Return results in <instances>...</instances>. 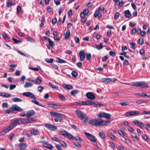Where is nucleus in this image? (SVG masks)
I'll return each instance as SVG.
<instances>
[{
	"label": "nucleus",
	"mask_w": 150,
	"mask_h": 150,
	"mask_svg": "<svg viewBox=\"0 0 150 150\" xmlns=\"http://www.w3.org/2000/svg\"><path fill=\"white\" fill-rule=\"evenodd\" d=\"M13 5V4L11 1L8 0L6 2V6L7 7H11Z\"/></svg>",
	"instance_id": "4c0bfd02"
},
{
	"label": "nucleus",
	"mask_w": 150,
	"mask_h": 150,
	"mask_svg": "<svg viewBox=\"0 0 150 150\" xmlns=\"http://www.w3.org/2000/svg\"><path fill=\"white\" fill-rule=\"evenodd\" d=\"M11 128L9 126L7 127L4 129L1 132L0 135L4 136L5 135L6 133L8 132L9 131L11 130Z\"/></svg>",
	"instance_id": "1a4fd4ad"
},
{
	"label": "nucleus",
	"mask_w": 150,
	"mask_h": 150,
	"mask_svg": "<svg viewBox=\"0 0 150 150\" xmlns=\"http://www.w3.org/2000/svg\"><path fill=\"white\" fill-rule=\"evenodd\" d=\"M70 35V30L68 29L66 32V34L65 36V39L67 40L69 38Z\"/></svg>",
	"instance_id": "2f4dec72"
},
{
	"label": "nucleus",
	"mask_w": 150,
	"mask_h": 150,
	"mask_svg": "<svg viewBox=\"0 0 150 150\" xmlns=\"http://www.w3.org/2000/svg\"><path fill=\"white\" fill-rule=\"evenodd\" d=\"M131 112V116L137 115L140 113V112L138 111H133Z\"/></svg>",
	"instance_id": "393cba45"
},
{
	"label": "nucleus",
	"mask_w": 150,
	"mask_h": 150,
	"mask_svg": "<svg viewBox=\"0 0 150 150\" xmlns=\"http://www.w3.org/2000/svg\"><path fill=\"white\" fill-rule=\"evenodd\" d=\"M64 89L67 88L69 90H71L73 88V87L69 84H65L64 86Z\"/></svg>",
	"instance_id": "c85d7f7f"
},
{
	"label": "nucleus",
	"mask_w": 150,
	"mask_h": 150,
	"mask_svg": "<svg viewBox=\"0 0 150 150\" xmlns=\"http://www.w3.org/2000/svg\"><path fill=\"white\" fill-rule=\"evenodd\" d=\"M79 92V91L78 90H73L71 91V93L73 96H74L76 94Z\"/></svg>",
	"instance_id": "58836bf2"
},
{
	"label": "nucleus",
	"mask_w": 150,
	"mask_h": 150,
	"mask_svg": "<svg viewBox=\"0 0 150 150\" xmlns=\"http://www.w3.org/2000/svg\"><path fill=\"white\" fill-rule=\"evenodd\" d=\"M14 134L13 132H11L9 135V138L10 140H11L12 139L14 135Z\"/></svg>",
	"instance_id": "680f3d73"
},
{
	"label": "nucleus",
	"mask_w": 150,
	"mask_h": 150,
	"mask_svg": "<svg viewBox=\"0 0 150 150\" xmlns=\"http://www.w3.org/2000/svg\"><path fill=\"white\" fill-rule=\"evenodd\" d=\"M20 120H21V123L22 124H25L26 123H29L28 122V119H21Z\"/></svg>",
	"instance_id": "f704fd0d"
},
{
	"label": "nucleus",
	"mask_w": 150,
	"mask_h": 150,
	"mask_svg": "<svg viewBox=\"0 0 150 150\" xmlns=\"http://www.w3.org/2000/svg\"><path fill=\"white\" fill-rule=\"evenodd\" d=\"M48 42L49 44L51 47H53L54 46V43L51 40L50 38L48 39Z\"/></svg>",
	"instance_id": "09e8293b"
},
{
	"label": "nucleus",
	"mask_w": 150,
	"mask_h": 150,
	"mask_svg": "<svg viewBox=\"0 0 150 150\" xmlns=\"http://www.w3.org/2000/svg\"><path fill=\"white\" fill-rule=\"evenodd\" d=\"M109 54L110 56H112L114 57L116 55V54L114 52L110 51L109 52Z\"/></svg>",
	"instance_id": "5fc2aeb1"
},
{
	"label": "nucleus",
	"mask_w": 150,
	"mask_h": 150,
	"mask_svg": "<svg viewBox=\"0 0 150 150\" xmlns=\"http://www.w3.org/2000/svg\"><path fill=\"white\" fill-rule=\"evenodd\" d=\"M31 132L32 135H36L38 134L39 132L38 129H33L31 130Z\"/></svg>",
	"instance_id": "aec40b11"
},
{
	"label": "nucleus",
	"mask_w": 150,
	"mask_h": 150,
	"mask_svg": "<svg viewBox=\"0 0 150 150\" xmlns=\"http://www.w3.org/2000/svg\"><path fill=\"white\" fill-rule=\"evenodd\" d=\"M55 147L58 150H62L61 146L57 144L55 145Z\"/></svg>",
	"instance_id": "338daca9"
},
{
	"label": "nucleus",
	"mask_w": 150,
	"mask_h": 150,
	"mask_svg": "<svg viewBox=\"0 0 150 150\" xmlns=\"http://www.w3.org/2000/svg\"><path fill=\"white\" fill-rule=\"evenodd\" d=\"M108 59V56L106 55L102 58V61L103 62L105 61Z\"/></svg>",
	"instance_id": "bf43d9fd"
},
{
	"label": "nucleus",
	"mask_w": 150,
	"mask_h": 150,
	"mask_svg": "<svg viewBox=\"0 0 150 150\" xmlns=\"http://www.w3.org/2000/svg\"><path fill=\"white\" fill-rule=\"evenodd\" d=\"M41 82V79L39 77H38L35 80V83L37 84H40Z\"/></svg>",
	"instance_id": "c756f323"
},
{
	"label": "nucleus",
	"mask_w": 150,
	"mask_h": 150,
	"mask_svg": "<svg viewBox=\"0 0 150 150\" xmlns=\"http://www.w3.org/2000/svg\"><path fill=\"white\" fill-rule=\"evenodd\" d=\"M44 89V88L42 86H39L38 87V91L40 92H41Z\"/></svg>",
	"instance_id": "e2e57ef3"
},
{
	"label": "nucleus",
	"mask_w": 150,
	"mask_h": 150,
	"mask_svg": "<svg viewBox=\"0 0 150 150\" xmlns=\"http://www.w3.org/2000/svg\"><path fill=\"white\" fill-rule=\"evenodd\" d=\"M116 80L115 79H113L110 78H107L106 82L114 83Z\"/></svg>",
	"instance_id": "473e14b6"
},
{
	"label": "nucleus",
	"mask_w": 150,
	"mask_h": 150,
	"mask_svg": "<svg viewBox=\"0 0 150 150\" xmlns=\"http://www.w3.org/2000/svg\"><path fill=\"white\" fill-rule=\"evenodd\" d=\"M80 17L81 18V22L84 23L87 20V18L85 17V16L83 15L82 14H80Z\"/></svg>",
	"instance_id": "5701e85b"
},
{
	"label": "nucleus",
	"mask_w": 150,
	"mask_h": 150,
	"mask_svg": "<svg viewBox=\"0 0 150 150\" xmlns=\"http://www.w3.org/2000/svg\"><path fill=\"white\" fill-rule=\"evenodd\" d=\"M2 35L4 38L7 41H8L9 40V38L7 36L6 34L4 32L2 34Z\"/></svg>",
	"instance_id": "cd10ccee"
},
{
	"label": "nucleus",
	"mask_w": 150,
	"mask_h": 150,
	"mask_svg": "<svg viewBox=\"0 0 150 150\" xmlns=\"http://www.w3.org/2000/svg\"><path fill=\"white\" fill-rule=\"evenodd\" d=\"M19 148L20 150H24L26 147V145L23 143H21L19 145Z\"/></svg>",
	"instance_id": "412c9836"
},
{
	"label": "nucleus",
	"mask_w": 150,
	"mask_h": 150,
	"mask_svg": "<svg viewBox=\"0 0 150 150\" xmlns=\"http://www.w3.org/2000/svg\"><path fill=\"white\" fill-rule=\"evenodd\" d=\"M142 137L146 141L148 142L149 141V139L146 135L143 134L142 135Z\"/></svg>",
	"instance_id": "3c124183"
},
{
	"label": "nucleus",
	"mask_w": 150,
	"mask_h": 150,
	"mask_svg": "<svg viewBox=\"0 0 150 150\" xmlns=\"http://www.w3.org/2000/svg\"><path fill=\"white\" fill-rule=\"evenodd\" d=\"M33 84L30 83L26 82L25 84L24 85L25 88H27L31 87L33 86Z\"/></svg>",
	"instance_id": "c03bdc74"
},
{
	"label": "nucleus",
	"mask_w": 150,
	"mask_h": 150,
	"mask_svg": "<svg viewBox=\"0 0 150 150\" xmlns=\"http://www.w3.org/2000/svg\"><path fill=\"white\" fill-rule=\"evenodd\" d=\"M71 74L75 78L77 77L78 76V73L74 71L72 72Z\"/></svg>",
	"instance_id": "de8ad7c7"
},
{
	"label": "nucleus",
	"mask_w": 150,
	"mask_h": 150,
	"mask_svg": "<svg viewBox=\"0 0 150 150\" xmlns=\"http://www.w3.org/2000/svg\"><path fill=\"white\" fill-rule=\"evenodd\" d=\"M99 135L103 140L105 139V134L103 132H100L99 133Z\"/></svg>",
	"instance_id": "b1692460"
},
{
	"label": "nucleus",
	"mask_w": 150,
	"mask_h": 150,
	"mask_svg": "<svg viewBox=\"0 0 150 150\" xmlns=\"http://www.w3.org/2000/svg\"><path fill=\"white\" fill-rule=\"evenodd\" d=\"M40 142L43 143V145L45 147L47 148L48 149H52L53 146L51 144L48 143L46 142H44V141H40Z\"/></svg>",
	"instance_id": "ddd939ff"
},
{
	"label": "nucleus",
	"mask_w": 150,
	"mask_h": 150,
	"mask_svg": "<svg viewBox=\"0 0 150 150\" xmlns=\"http://www.w3.org/2000/svg\"><path fill=\"white\" fill-rule=\"evenodd\" d=\"M59 97L60 99L62 100H65V96L61 94L59 95Z\"/></svg>",
	"instance_id": "603ef678"
},
{
	"label": "nucleus",
	"mask_w": 150,
	"mask_h": 150,
	"mask_svg": "<svg viewBox=\"0 0 150 150\" xmlns=\"http://www.w3.org/2000/svg\"><path fill=\"white\" fill-rule=\"evenodd\" d=\"M49 85L52 88L57 89L58 87L56 85H54L52 83L50 82L49 83Z\"/></svg>",
	"instance_id": "79ce46f5"
},
{
	"label": "nucleus",
	"mask_w": 150,
	"mask_h": 150,
	"mask_svg": "<svg viewBox=\"0 0 150 150\" xmlns=\"http://www.w3.org/2000/svg\"><path fill=\"white\" fill-rule=\"evenodd\" d=\"M52 140L54 141H55L57 142H59V141L60 140L59 139L56 137H52Z\"/></svg>",
	"instance_id": "69168bd1"
},
{
	"label": "nucleus",
	"mask_w": 150,
	"mask_h": 150,
	"mask_svg": "<svg viewBox=\"0 0 150 150\" xmlns=\"http://www.w3.org/2000/svg\"><path fill=\"white\" fill-rule=\"evenodd\" d=\"M108 136L113 139H116V137L111 133H108Z\"/></svg>",
	"instance_id": "a19ab883"
},
{
	"label": "nucleus",
	"mask_w": 150,
	"mask_h": 150,
	"mask_svg": "<svg viewBox=\"0 0 150 150\" xmlns=\"http://www.w3.org/2000/svg\"><path fill=\"white\" fill-rule=\"evenodd\" d=\"M48 106L50 108H52L54 109H59L61 108V106L60 104H48Z\"/></svg>",
	"instance_id": "f8f14e48"
},
{
	"label": "nucleus",
	"mask_w": 150,
	"mask_h": 150,
	"mask_svg": "<svg viewBox=\"0 0 150 150\" xmlns=\"http://www.w3.org/2000/svg\"><path fill=\"white\" fill-rule=\"evenodd\" d=\"M97 116L99 118L104 117L107 119H110V115L109 114L105 112L100 113L97 115Z\"/></svg>",
	"instance_id": "423d86ee"
},
{
	"label": "nucleus",
	"mask_w": 150,
	"mask_h": 150,
	"mask_svg": "<svg viewBox=\"0 0 150 150\" xmlns=\"http://www.w3.org/2000/svg\"><path fill=\"white\" fill-rule=\"evenodd\" d=\"M50 113L51 116L55 117H60L63 115L62 114L53 111L51 112Z\"/></svg>",
	"instance_id": "2eb2a0df"
},
{
	"label": "nucleus",
	"mask_w": 150,
	"mask_h": 150,
	"mask_svg": "<svg viewBox=\"0 0 150 150\" xmlns=\"http://www.w3.org/2000/svg\"><path fill=\"white\" fill-rule=\"evenodd\" d=\"M146 129L147 131H150V125L149 124H146Z\"/></svg>",
	"instance_id": "774afa93"
},
{
	"label": "nucleus",
	"mask_w": 150,
	"mask_h": 150,
	"mask_svg": "<svg viewBox=\"0 0 150 150\" xmlns=\"http://www.w3.org/2000/svg\"><path fill=\"white\" fill-rule=\"evenodd\" d=\"M89 9L87 8L85 9L81 14H82L84 16H86L88 14L89 12Z\"/></svg>",
	"instance_id": "a878e982"
},
{
	"label": "nucleus",
	"mask_w": 150,
	"mask_h": 150,
	"mask_svg": "<svg viewBox=\"0 0 150 150\" xmlns=\"http://www.w3.org/2000/svg\"><path fill=\"white\" fill-rule=\"evenodd\" d=\"M12 100L15 102H20L22 101V100L18 98H12Z\"/></svg>",
	"instance_id": "7c9ffc66"
},
{
	"label": "nucleus",
	"mask_w": 150,
	"mask_h": 150,
	"mask_svg": "<svg viewBox=\"0 0 150 150\" xmlns=\"http://www.w3.org/2000/svg\"><path fill=\"white\" fill-rule=\"evenodd\" d=\"M147 101L145 100H140L136 102V103L140 104L142 103H145L147 102Z\"/></svg>",
	"instance_id": "37998d69"
},
{
	"label": "nucleus",
	"mask_w": 150,
	"mask_h": 150,
	"mask_svg": "<svg viewBox=\"0 0 150 150\" xmlns=\"http://www.w3.org/2000/svg\"><path fill=\"white\" fill-rule=\"evenodd\" d=\"M23 109L16 105H13L11 107L7 110L5 111L6 113L10 114L13 111L16 110L18 111L21 112L23 111Z\"/></svg>",
	"instance_id": "7ed1b4c3"
},
{
	"label": "nucleus",
	"mask_w": 150,
	"mask_h": 150,
	"mask_svg": "<svg viewBox=\"0 0 150 150\" xmlns=\"http://www.w3.org/2000/svg\"><path fill=\"white\" fill-rule=\"evenodd\" d=\"M86 59L88 61H90L91 58V55L90 53H87L86 54Z\"/></svg>",
	"instance_id": "e433bc0d"
},
{
	"label": "nucleus",
	"mask_w": 150,
	"mask_h": 150,
	"mask_svg": "<svg viewBox=\"0 0 150 150\" xmlns=\"http://www.w3.org/2000/svg\"><path fill=\"white\" fill-rule=\"evenodd\" d=\"M32 102L34 103H35V104L39 105L40 106H42V107H44V106L42 105L41 103H39V102H38L36 100H32Z\"/></svg>",
	"instance_id": "c9c22d12"
},
{
	"label": "nucleus",
	"mask_w": 150,
	"mask_h": 150,
	"mask_svg": "<svg viewBox=\"0 0 150 150\" xmlns=\"http://www.w3.org/2000/svg\"><path fill=\"white\" fill-rule=\"evenodd\" d=\"M84 134L86 135L87 138L91 141L93 142H96L97 139L94 136L92 135L91 134L86 132H84Z\"/></svg>",
	"instance_id": "0eeeda50"
},
{
	"label": "nucleus",
	"mask_w": 150,
	"mask_h": 150,
	"mask_svg": "<svg viewBox=\"0 0 150 150\" xmlns=\"http://www.w3.org/2000/svg\"><path fill=\"white\" fill-rule=\"evenodd\" d=\"M120 15V13L119 12L116 13H115L114 18L115 19H117L118 18Z\"/></svg>",
	"instance_id": "052dcab7"
},
{
	"label": "nucleus",
	"mask_w": 150,
	"mask_h": 150,
	"mask_svg": "<svg viewBox=\"0 0 150 150\" xmlns=\"http://www.w3.org/2000/svg\"><path fill=\"white\" fill-rule=\"evenodd\" d=\"M12 40L15 43L17 44H19L22 42L21 40H17L14 38H13L12 39Z\"/></svg>",
	"instance_id": "a18cd8bd"
},
{
	"label": "nucleus",
	"mask_w": 150,
	"mask_h": 150,
	"mask_svg": "<svg viewBox=\"0 0 150 150\" xmlns=\"http://www.w3.org/2000/svg\"><path fill=\"white\" fill-rule=\"evenodd\" d=\"M23 95L24 96L30 97L33 99H36V97L32 93L30 92H25L23 93Z\"/></svg>",
	"instance_id": "6e6552de"
},
{
	"label": "nucleus",
	"mask_w": 150,
	"mask_h": 150,
	"mask_svg": "<svg viewBox=\"0 0 150 150\" xmlns=\"http://www.w3.org/2000/svg\"><path fill=\"white\" fill-rule=\"evenodd\" d=\"M99 10H98V9H97L96 10L94 13V16L95 18H96L98 16V14H99Z\"/></svg>",
	"instance_id": "4d7b16f0"
},
{
	"label": "nucleus",
	"mask_w": 150,
	"mask_h": 150,
	"mask_svg": "<svg viewBox=\"0 0 150 150\" xmlns=\"http://www.w3.org/2000/svg\"><path fill=\"white\" fill-rule=\"evenodd\" d=\"M79 55L80 60L81 62L83 61L84 60L85 57V54L84 51L82 50L80 51L79 53Z\"/></svg>",
	"instance_id": "9b49d317"
},
{
	"label": "nucleus",
	"mask_w": 150,
	"mask_h": 150,
	"mask_svg": "<svg viewBox=\"0 0 150 150\" xmlns=\"http://www.w3.org/2000/svg\"><path fill=\"white\" fill-rule=\"evenodd\" d=\"M50 113L51 116L55 117H60L63 115L62 114L53 111L51 112Z\"/></svg>",
	"instance_id": "dca6fc26"
},
{
	"label": "nucleus",
	"mask_w": 150,
	"mask_h": 150,
	"mask_svg": "<svg viewBox=\"0 0 150 150\" xmlns=\"http://www.w3.org/2000/svg\"><path fill=\"white\" fill-rule=\"evenodd\" d=\"M19 121V120L16 119L13 122L11 123L9 126L11 128V129H12L16 125H17L18 123H19V124H20Z\"/></svg>",
	"instance_id": "f3484780"
},
{
	"label": "nucleus",
	"mask_w": 150,
	"mask_h": 150,
	"mask_svg": "<svg viewBox=\"0 0 150 150\" xmlns=\"http://www.w3.org/2000/svg\"><path fill=\"white\" fill-rule=\"evenodd\" d=\"M61 145L64 147H66L67 145L66 143L63 141L60 140L59 142Z\"/></svg>",
	"instance_id": "8fccbe9b"
},
{
	"label": "nucleus",
	"mask_w": 150,
	"mask_h": 150,
	"mask_svg": "<svg viewBox=\"0 0 150 150\" xmlns=\"http://www.w3.org/2000/svg\"><path fill=\"white\" fill-rule=\"evenodd\" d=\"M45 126L47 128L52 131H55L57 129L56 126H53L52 124H45Z\"/></svg>",
	"instance_id": "9d476101"
},
{
	"label": "nucleus",
	"mask_w": 150,
	"mask_h": 150,
	"mask_svg": "<svg viewBox=\"0 0 150 150\" xmlns=\"http://www.w3.org/2000/svg\"><path fill=\"white\" fill-rule=\"evenodd\" d=\"M56 62L59 63H65L66 62V61L64 59H62L59 57L56 58Z\"/></svg>",
	"instance_id": "4be33fe9"
},
{
	"label": "nucleus",
	"mask_w": 150,
	"mask_h": 150,
	"mask_svg": "<svg viewBox=\"0 0 150 150\" xmlns=\"http://www.w3.org/2000/svg\"><path fill=\"white\" fill-rule=\"evenodd\" d=\"M0 96L4 97H8L10 96L11 94L5 93H0Z\"/></svg>",
	"instance_id": "bb28decb"
},
{
	"label": "nucleus",
	"mask_w": 150,
	"mask_h": 150,
	"mask_svg": "<svg viewBox=\"0 0 150 150\" xmlns=\"http://www.w3.org/2000/svg\"><path fill=\"white\" fill-rule=\"evenodd\" d=\"M104 120L102 119L96 118L90 121L89 123L92 125L96 127L104 126Z\"/></svg>",
	"instance_id": "f257e3e1"
},
{
	"label": "nucleus",
	"mask_w": 150,
	"mask_h": 150,
	"mask_svg": "<svg viewBox=\"0 0 150 150\" xmlns=\"http://www.w3.org/2000/svg\"><path fill=\"white\" fill-rule=\"evenodd\" d=\"M76 113L78 118H80L81 120L86 122L88 121V118L87 115L81 110H76Z\"/></svg>",
	"instance_id": "f03ea898"
},
{
	"label": "nucleus",
	"mask_w": 150,
	"mask_h": 150,
	"mask_svg": "<svg viewBox=\"0 0 150 150\" xmlns=\"http://www.w3.org/2000/svg\"><path fill=\"white\" fill-rule=\"evenodd\" d=\"M131 112H127L125 113V116L126 117H129L131 116Z\"/></svg>",
	"instance_id": "0e129e2a"
},
{
	"label": "nucleus",
	"mask_w": 150,
	"mask_h": 150,
	"mask_svg": "<svg viewBox=\"0 0 150 150\" xmlns=\"http://www.w3.org/2000/svg\"><path fill=\"white\" fill-rule=\"evenodd\" d=\"M124 13L126 18H129L132 17V15L129 10L125 11L124 12Z\"/></svg>",
	"instance_id": "a211bd4d"
},
{
	"label": "nucleus",
	"mask_w": 150,
	"mask_h": 150,
	"mask_svg": "<svg viewBox=\"0 0 150 150\" xmlns=\"http://www.w3.org/2000/svg\"><path fill=\"white\" fill-rule=\"evenodd\" d=\"M118 133L119 135L122 137H123L125 135L124 133L121 130H118Z\"/></svg>",
	"instance_id": "13d9d810"
},
{
	"label": "nucleus",
	"mask_w": 150,
	"mask_h": 150,
	"mask_svg": "<svg viewBox=\"0 0 150 150\" xmlns=\"http://www.w3.org/2000/svg\"><path fill=\"white\" fill-rule=\"evenodd\" d=\"M144 40L143 38H140L138 40V43L139 44L142 45L143 44Z\"/></svg>",
	"instance_id": "864d4df0"
},
{
	"label": "nucleus",
	"mask_w": 150,
	"mask_h": 150,
	"mask_svg": "<svg viewBox=\"0 0 150 150\" xmlns=\"http://www.w3.org/2000/svg\"><path fill=\"white\" fill-rule=\"evenodd\" d=\"M21 7L20 6H18L17 8V13H20L21 11Z\"/></svg>",
	"instance_id": "6e6d98bb"
},
{
	"label": "nucleus",
	"mask_w": 150,
	"mask_h": 150,
	"mask_svg": "<svg viewBox=\"0 0 150 150\" xmlns=\"http://www.w3.org/2000/svg\"><path fill=\"white\" fill-rule=\"evenodd\" d=\"M90 104V102H87V101H83L79 103H76V105H90V104Z\"/></svg>",
	"instance_id": "72a5a7b5"
},
{
	"label": "nucleus",
	"mask_w": 150,
	"mask_h": 150,
	"mask_svg": "<svg viewBox=\"0 0 150 150\" xmlns=\"http://www.w3.org/2000/svg\"><path fill=\"white\" fill-rule=\"evenodd\" d=\"M35 114V112L33 110H29L26 115V116L27 117H30L34 115Z\"/></svg>",
	"instance_id": "6ab92c4d"
},
{
	"label": "nucleus",
	"mask_w": 150,
	"mask_h": 150,
	"mask_svg": "<svg viewBox=\"0 0 150 150\" xmlns=\"http://www.w3.org/2000/svg\"><path fill=\"white\" fill-rule=\"evenodd\" d=\"M60 133L64 137H67L69 139H73V136L71 134H69L66 130L62 129L59 130Z\"/></svg>",
	"instance_id": "39448f33"
},
{
	"label": "nucleus",
	"mask_w": 150,
	"mask_h": 150,
	"mask_svg": "<svg viewBox=\"0 0 150 150\" xmlns=\"http://www.w3.org/2000/svg\"><path fill=\"white\" fill-rule=\"evenodd\" d=\"M74 139L76 141H77L80 142H81V138L79 137H74L73 139Z\"/></svg>",
	"instance_id": "49530a36"
},
{
	"label": "nucleus",
	"mask_w": 150,
	"mask_h": 150,
	"mask_svg": "<svg viewBox=\"0 0 150 150\" xmlns=\"http://www.w3.org/2000/svg\"><path fill=\"white\" fill-rule=\"evenodd\" d=\"M86 96L87 98L91 100H93L95 99L94 95L91 92H88L86 93Z\"/></svg>",
	"instance_id": "4468645a"
},
{
	"label": "nucleus",
	"mask_w": 150,
	"mask_h": 150,
	"mask_svg": "<svg viewBox=\"0 0 150 150\" xmlns=\"http://www.w3.org/2000/svg\"><path fill=\"white\" fill-rule=\"evenodd\" d=\"M132 85L136 87H139L141 88H148V86L147 83L143 81L132 82Z\"/></svg>",
	"instance_id": "20e7f679"
},
{
	"label": "nucleus",
	"mask_w": 150,
	"mask_h": 150,
	"mask_svg": "<svg viewBox=\"0 0 150 150\" xmlns=\"http://www.w3.org/2000/svg\"><path fill=\"white\" fill-rule=\"evenodd\" d=\"M45 60L47 63H53L54 60L53 59H49L47 58L45 59Z\"/></svg>",
	"instance_id": "ea45409f"
}]
</instances>
